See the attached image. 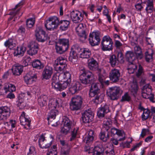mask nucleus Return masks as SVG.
I'll use <instances>...</instances> for the list:
<instances>
[{
    "label": "nucleus",
    "instance_id": "1",
    "mask_svg": "<svg viewBox=\"0 0 155 155\" xmlns=\"http://www.w3.org/2000/svg\"><path fill=\"white\" fill-rule=\"evenodd\" d=\"M99 91V89L98 84L95 83L92 84L89 92V94L91 97L95 96L94 99L93 100V101L96 104H98L101 103L104 99L103 95H99L98 94Z\"/></svg>",
    "mask_w": 155,
    "mask_h": 155
},
{
    "label": "nucleus",
    "instance_id": "2",
    "mask_svg": "<svg viewBox=\"0 0 155 155\" xmlns=\"http://www.w3.org/2000/svg\"><path fill=\"white\" fill-rule=\"evenodd\" d=\"M68 39L62 38L59 39L56 43L55 48L58 54H61L66 51L69 48Z\"/></svg>",
    "mask_w": 155,
    "mask_h": 155
},
{
    "label": "nucleus",
    "instance_id": "3",
    "mask_svg": "<svg viewBox=\"0 0 155 155\" xmlns=\"http://www.w3.org/2000/svg\"><path fill=\"white\" fill-rule=\"evenodd\" d=\"M79 79L82 84L87 85L92 83L95 78L92 72L89 71H84L80 75Z\"/></svg>",
    "mask_w": 155,
    "mask_h": 155
},
{
    "label": "nucleus",
    "instance_id": "4",
    "mask_svg": "<svg viewBox=\"0 0 155 155\" xmlns=\"http://www.w3.org/2000/svg\"><path fill=\"white\" fill-rule=\"evenodd\" d=\"M83 103V98L80 96H75L71 99L70 103V108L72 110L77 111L80 109Z\"/></svg>",
    "mask_w": 155,
    "mask_h": 155
},
{
    "label": "nucleus",
    "instance_id": "5",
    "mask_svg": "<svg viewBox=\"0 0 155 155\" xmlns=\"http://www.w3.org/2000/svg\"><path fill=\"white\" fill-rule=\"evenodd\" d=\"M113 42L111 38L108 36H104L101 42V48L103 51H110L113 48Z\"/></svg>",
    "mask_w": 155,
    "mask_h": 155
},
{
    "label": "nucleus",
    "instance_id": "6",
    "mask_svg": "<svg viewBox=\"0 0 155 155\" xmlns=\"http://www.w3.org/2000/svg\"><path fill=\"white\" fill-rule=\"evenodd\" d=\"M122 92L120 87L116 86L110 87L107 91V94L110 99L116 100L118 99Z\"/></svg>",
    "mask_w": 155,
    "mask_h": 155
},
{
    "label": "nucleus",
    "instance_id": "7",
    "mask_svg": "<svg viewBox=\"0 0 155 155\" xmlns=\"http://www.w3.org/2000/svg\"><path fill=\"white\" fill-rule=\"evenodd\" d=\"M66 59L62 57H59L55 61L54 67L56 71H61L67 66Z\"/></svg>",
    "mask_w": 155,
    "mask_h": 155
},
{
    "label": "nucleus",
    "instance_id": "8",
    "mask_svg": "<svg viewBox=\"0 0 155 155\" xmlns=\"http://www.w3.org/2000/svg\"><path fill=\"white\" fill-rule=\"evenodd\" d=\"M35 35L37 40L39 42H44L47 40V35L41 27L36 28L35 31Z\"/></svg>",
    "mask_w": 155,
    "mask_h": 155
},
{
    "label": "nucleus",
    "instance_id": "9",
    "mask_svg": "<svg viewBox=\"0 0 155 155\" xmlns=\"http://www.w3.org/2000/svg\"><path fill=\"white\" fill-rule=\"evenodd\" d=\"M50 137L51 140H49L45 139V137L43 135H41L38 139L39 146L40 147L42 148H49L51 145L53 137L51 135Z\"/></svg>",
    "mask_w": 155,
    "mask_h": 155
},
{
    "label": "nucleus",
    "instance_id": "10",
    "mask_svg": "<svg viewBox=\"0 0 155 155\" xmlns=\"http://www.w3.org/2000/svg\"><path fill=\"white\" fill-rule=\"evenodd\" d=\"M99 35L98 31L93 32L90 34L89 40L91 46H94L98 45L101 40Z\"/></svg>",
    "mask_w": 155,
    "mask_h": 155
},
{
    "label": "nucleus",
    "instance_id": "11",
    "mask_svg": "<svg viewBox=\"0 0 155 155\" xmlns=\"http://www.w3.org/2000/svg\"><path fill=\"white\" fill-rule=\"evenodd\" d=\"M20 123L21 125L24 126V128L26 129H29L31 122V119L25 113L22 112L20 117Z\"/></svg>",
    "mask_w": 155,
    "mask_h": 155
},
{
    "label": "nucleus",
    "instance_id": "12",
    "mask_svg": "<svg viewBox=\"0 0 155 155\" xmlns=\"http://www.w3.org/2000/svg\"><path fill=\"white\" fill-rule=\"evenodd\" d=\"M123 55L122 52H118L117 56L114 54L110 55L109 57V63L111 66L114 67L117 65L119 60H122L123 58Z\"/></svg>",
    "mask_w": 155,
    "mask_h": 155
},
{
    "label": "nucleus",
    "instance_id": "13",
    "mask_svg": "<svg viewBox=\"0 0 155 155\" xmlns=\"http://www.w3.org/2000/svg\"><path fill=\"white\" fill-rule=\"evenodd\" d=\"M37 78V75L35 72L30 71L24 77V80L27 84H31L35 82Z\"/></svg>",
    "mask_w": 155,
    "mask_h": 155
},
{
    "label": "nucleus",
    "instance_id": "14",
    "mask_svg": "<svg viewBox=\"0 0 155 155\" xmlns=\"http://www.w3.org/2000/svg\"><path fill=\"white\" fill-rule=\"evenodd\" d=\"M72 21L75 23L81 22L83 19V15L78 11H72L70 13Z\"/></svg>",
    "mask_w": 155,
    "mask_h": 155
},
{
    "label": "nucleus",
    "instance_id": "15",
    "mask_svg": "<svg viewBox=\"0 0 155 155\" xmlns=\"http://www.w3.org/2000/svg\"><path fill=\"white\" fill-rule=\"evenodd\" d=\"M76 51L79 53L80 57L83 58H88L90 57L91 53L87 48H81L78 46L76 48Z\"/></svg>",
    "mask_w": 155,
    "mask_h": 155
},
{
    "label": "nucleus",
    "instance_id": "16",
    "mask_svg": "<svg viewBox=\"0 0 155 155\" xmlns=\"http://www.w3.org/2000/svg\"><path fill=\"white\" fill-rule=\"evenodd\" d=\"M94 117L93 113L90 110H85L82 114V118L83 122L85 123H88L91 121Z\"/></svg>",
    "mask_w": 155,
    "mask_h": 155
},
{
    "label": "nucleus",
    "instance_id": "17",
    "mask_svg": "<svg viewBox=\"0 0 155 155\" xmlns=\"http://www.w3.org/2000/svg\"><path fill=\"white\" fill-rule=\"evenodd\" d=\"M109 78L114 83L119 81L120 77V73L118 70L115 69L111 70L109 73Z\"/></svg>",
    "mask_w": 155,
    "mask_h": 155
},
{
    "label": "nucleus",
    "instance_id": "18",
    "mask_svg": "<svg viewBox=\"0 0 155 155\" xmlns=\"http://www.w3.org/2000/svg\"><path fill=\"white\" fill-rule=\"evenodd\" d=\"M10 114V108L7 106L0 108V120L6 119Z\"/></svg>",
    "mask_w": 155,
    "mask_h": 155
},
{
    "label": "nucleus",
    "instance_id": "19",
    "mask_svg": "<svg viewBox=\"0 0 155 155\" xmlns=\"http://www.w3.org/2000/svg\"><path fill=\"white\" fill-rule=\"evenodd\" d=\"M88 61V67L89 69L93 71L97 70L99 73L101 71V69L98 68V64L97 61L93 58L89 59Z\"/></svg>",
    "mask_w": 155,
    "mask_h": 155
},
{
    "label": "nucleus",
    "instance_id": "20",
    "mask_svg": "<svg viewBox=\"0 0 155 155\" xmlns=\"http://www.w3.org/2000/svg\"><path fill=\"white\" fill-rule=\"evenodd\" d=\"M110 111L109 105L105 104L104 105H101L99 108L97 112V115L99 117L101 118L104 116L105 114Z\"/></svg>",
    "mask_w": 155,
    "mask_h": 155
},
{
    "label": "nucleus",
    "instance_id": "21",
    "mask_svg": "<svg viewBox=\"0 0 155 155\" xmlns=\"http://www.w3.org/2000/svg\"><path fill=\"white\" fill-rule=\"evenodd\" d=\"M110 133L111 135H114L117 134L118 137H122L118 140L121 141L124 140L126 139L125 134L122 130L118 129L115 127H112L110 129Z\"/></svg>",
    "mask_w": 155,
    "mask_h": 155
},
{
    "label": "nucleus",
    "instance_id": "22",
    "mask_svg": "<svg viewBox=\"0 0 155 155\" xmlns=\"http://www.w3.org/2000/svg\"><path fill=\"white\" fill-rule=\"evenodd\" d=\"M28 47L30 49L28 52L29 55H33L37 53L38 50V46L37 43L32 42L30 43Z\"/></svg>",
    "mask_w": 155,
    "mask_h": 155
},
{
    "label": "nucleus",
    "instance_id": "23",
    "mask_svg": "<svg viewBox=\"0 0 155 155\" xmlns=\"http://www.w3.org/2000/svg\"><path fill=\"white\" fill-rule=\"evenodd\" d=\"M53 69L52 67L47 66L43 70L42 77L43 79H48L50 78L53 73Z\"/></svg>",
    "mask_w": 155,
    "mask_h": 155
},
{
    "label": "nucleus",
    "instance_id": "24",
    "mask_svg": "<svg viewBox=\"0 0 155 155\" xmlns=\"http://www.w3.org/2000/svg\"><path fill=\"white\" fill-rule=\"evenodd\" d=\"M23 4L22 2H20L14 8L12 11L10 12V15L13 16H16L14 19V21H15L16 20H17L18 18H19L21 16L22 13H21L20 14L19 11L20 10V8H19L17 10L16 9H17L18 7L22 5Z\"/></svg>",
    "mask_w": 155,
    "mask_h": 155
},
{
    "label": "nucleus",
    "instance_id": "25",
    "mask_svg": "<svg viewBox=\"0 0 155 155\" xmlns=\"http://www.w3.org/2000/svg\"><path fill=\"white\" fill-rule=\"evenodd\" d=\"M82 88V87L80 83L78 81H75L72 84V86L69 88V92L72 94H74Z\"/></svg>",
    "mask_w": 155,
    "mask_h": 155
},
{
    "label": "nucleus",
    "instance_id": "26",
    "mask_svg": "<svg viewBox=\"0 0 155 155\" xmlns=\"http://www.w3.org/2000/svg\"><path fill=\"white\" fill-rule=\"evenodd\" d=\"M102 151L106 153V155H114L115 153L113 145L106 144L102 146Z\"/></svg>",
    "mask_w": 155,
    "mask_h": 155
},
{
    "label": "nucleus",
    "instance_id": "27",
    "mask_svg": "<svg viewBox=\"0 0 155 155\" xmlns=\"http://www.w3.org/2000/svg\"><path fill=\"white\" fill-rule=\"evenodd\" d=\"M94 137V132L92 130H90L87 135L84 139V142L86 144L90 145L93 142Z\"/></svg>",
    "mask_w": 155,
    "mask_h": 155
},
{
    "label": "nucleus",
    "instance_id": "28",
    "mask_svg": "<svg viewBox=\"0 0 155 155\" xmlns=\"http://www.w3.org/2000/svg\"><path fill=\"white\" fill-rule=\"evenodd\" d=\"M23 69V66L19 64H16L12 67V69L14 75H20L22 72Z\"/></svg>",
    "mask_w": 155,
    "mask_h": 155
},
{
    "label": "nucleus",
    "instance_id": "29",
    "mask_svg": "<svg viewBox=\"0 0 155 155\" xmlns=\"http://www.w3.org/2000/svg\"><path fill=\"white\" fill-rule=\"evenodd\" d=\"M61 100L59 98H51L49 101L48 107L49 109H56L59 106V104Z\"/></svg>",
    "mask_w": 155,
    "mask_h": 155
},
{
    "label": "nucleus",
    "instance_id": "30",
    "mask_svg": "<svg viewBox=\"0 0 155 155\" xmlns=\"http://www.w3.org/2000/svg\"><path fill=\"white\" fill-rule=\"evenodd\" d=\"M62 78L66 80L65 81L71 83V74L69 71H66L63 73L60 74L59 76V78L61 79Z\"/></svg>",
    "mask_w": 155,
    "mask_h": 155
},
{
    "label": "nucleus",
    "instance_id": "31",
    "mask_svg": "<svg viewBox=\"0 0 155 155\" xmlns=\"http://www.w3.org/2000/svg\"><path fill=\"white\" fill-rule=\"evenodd\" d=\"M48 97L45 95H41L38 98V102L41 107H43L47 104Z\"/></svg>",
    "mask_w": 155,
    "mask_h": 155
},
{
    "label": "nucleus",
    "instance_id": "32",
    "mask_svg": "<svg viewBox=\"0 0 155 155\" xmlns=\"http://www.w3.org/2000/svg\"><path fill=\"white\" fill-rule=\"evenodd\" d=\"M4 45L5 47L8 48L10 50L12 49L16 46V42L12 39H9L5 42Z\"/></svg>",
    "mask_w": 155,
    "mask_h": 155
},
{
    "label": "nucleus",
    "instance_id": "33",
    "mask_svg": "<svg viewBox=\"0 0 155 155\" xmlns=\"http://www.w3.org/2000/svg\"><path fill=\"white\" fill-rule=\"evenodd\" d=\"M70 21L67 20H61L60 21L59 25H60V29L62 31H65L68 29Z\"/></svg>",
    "mask_w": 155,
    "mask_h": 155
},
{
    "label": "nucleus",
    "instance_id": "34",
    "mask_svg": "<svg viewBox=\"0 0 155 155\" xmlns=\"http://www.w3.org/2000/svg\"><path fill=\"white\" fill-rule=\"evenodd\" d=\"M99 137L103 141H107L109 139V133L107 130L105 131L102 130L99 134Z\"/></svg>",
    "mask_w": 155,
    "mask_h": 155
},
{
    "label": "nucleus",
    "instance_id": "35",
    "mask_svg": "<svg viewBox=\"0 0 155 155\" xmlns=\"http://www.w3.org/2000/svg\"><path fill=\"white\" fill-rule=\"evenodd\" d=\"M145 54L146 61L147 62H149L152 61L154 54L153 49L151 48L148 49L145 52Z\"/></svg>",
    "mask_w": 155,
    "mask_h": 155
},
{
    "label": "nucleus",
    "instance_id": "36",
    "mask_svg": "<svg viewBox=\"0 0 155 155\" xmlns=\"http://www.w3.org/2000/svg\"><path fill=\"white\" fill-rule=\"evenodd\" d=\"M25 51V49L24 47H17V49L14 52L15 56L18 57L22 56Z\"/></svg>",
    "mask_w": 155,
    "mask_h": 155
},
{
    "label": "nucleus",
    "instance_id": "37",
    "mask_svg": "<svg viewBox=\"0 0 155 155\" xmlns=\"http://www.w3.org/2000/svg\"><path fill=\"white\" fill-rule=\"evenodd\" d=\"M126 58L129 63H133L136 59V56L134 53L131 51H128L126 54Z\"/></svg>",
    "mask_w": 155,
    "mask_h": 155
},
{
    "label": "nucleus",
    "instance_id": "38",
    "mask_svg": "<svg viewBox=\"0 0 155 155\" xmlns=\"http://www.w3.org/2000/svg\"><path fill=\"white\" fill-rule=\"evenodd\" d=\"M32 67L38 69H40L43 68L44 65L41 61L38 60H36L33 61L32 63Z\"/></svg>",
    "mask_w": 155,
    "mask_h": 155
},
{
    "label": "nucleus",
    "instance_id": "39",
    "mask_svg": "<svg viewBox=\"0 0 155 155\" xmlns=\"http://www.w3.org/2000/svg\"><path fill=\"white\" fill-rule=\"evenodd\" d=\"M153 0H148L147 4V7L145 10L147 13H151L153 10Z\"/></svg>",
    "mask_w": 155,
    "mask_h": 155
},
{
    "label": "nucleus",
    "instance_id": "40",
    "mask_svg": "<svg viewBox=\"0 0 155 155\" xmlns=\"http://www.w3.org/2000/svg\"><path fill=\"white\" fill-rule=\"evenodd\" d=\"M45 27L47 30H53L57 28L55 25H54L48 19L46 20L45 22Z\"/></svg>",
    "mask_w": 155,
    "mask_h": 155
},
{
    "label": "nucleus",
    "instance_id": "41",
    "mask_svg": "<svg viewBox=\"0 0 155 155\" xmlns=\"http://www.w3.org/2000/svg\"><path fill=\"white\" fill-rule=\"evenodd\" d=\"M134 50L137 58L141 59L143 57V54L140 47L138 45H137L134 47Z\"/></svg>",
    "mask_w": 155,
    "mask_h": 155
},
{
    "label": "nucleus",
    "instance_id": "42",
    "mask_svg": "<svg viewBox=\"0 0 155 155\" xmlns=\"http://www.w3.org/2000/svg\"><path fill=\"white\" fill-rule=\"evenodd\" d=\"M4 88L5 93H6L8 91H15L16 90L15 86L14 84L10 83L6 84Z\"/></svg>",
    "mask_w": 155,
    "mask_h": 155
},
{
    "label": "nucleus",
    "instance_id": "43",
    "mask_svg": "<svg viewBox=\"0 0 155 155\" xmlns=\"http://www.w3.org/2000/svg\"><path fill=\"white\" fill-rule=\"evenodd\" d=\"M59 78V76L58 77L56 75H53L51 79V85L52 87L54 88V89L55 88L58 87V84L59 83L58 79Z\"/></svg>",
    "mask_w": 155,
    "mask_h": 155
},
{
    "label": "nucleus",
    "instance_id": "44",
    "mask_svg": "<svg viewBox=\"0 0 155 155\" xmlns=\"http://www.w3.org/2000/svg\"><path fill=\"white\" fill-rule=\"evenodd\" d=\"M137 66L134 63H129L127 68L128 72L130 74H133L136 71Z\"/></svg>",
    "mask_w": 155,
    "mask_h": 155
},
{
    "label": "nucleus",
    "instance_id": "45",
    "mask_svg": "<svg viewBox=\"0 0 155 155\" xmlns=\"http://www.w3.org/2000/svg\"><path fill=\"white\" fill-rule=\"evenodd\" d=\"M78 46H76L75 47V51L72 50L70 53L69 59L70 61L72 62H74L75 61L74 60H76L77 58V52H78L76 51V48Z\"/></svg>",
    "mask_w": 155,
    "mask_h": 155
},
{
    "label": "nucleus",
    "instance_id": "46",
    "mask_svg": "<svg viewBox=\"0 0 155 155\" xmlns=\"http://www.w3.org/2000/svg\"><path fill=\"white\" fill-rule=\"evenodd\" d=\"M70 84L71 83L68 82L64 81V82L62 84L59 83L58 84V87L55 88V89L61 91V90L66 88L68 86H70Z\"/></svg>",
    "mask_w": 155,
    "mask_h": 155
},
{
    "label": "nucleus",
    "instance_id": "47",
    "mask_svg": "<svg viewBox=\"0 0 155 155\" xmlns=\"http://www.w3.org/2000/svg\"><path fill=\"white\" fill-rule=\"evenodd\" d=\"M51 111L49 115V117L48 118V120H49V119L51 118L53 119H55L56 116L58 114V110L56 109H49Z\"/></svg>",
    "mask_w": 155,
    "mask_h": 155
},
{
    "label": "nucleus",
    "instance_id": "48",
    "mask_svg": "<svg viewBox=\"0 0 155 155\" xmlns=\"http://www.w3.org/2000/svg\"><path fill=\"white\" fill-rule=\"evenodd\" d=\"M62 124L71 128L72 126V123L68 118L65 117L63 119Z\"/></svg>",
    "mask_w": 155,
    "mask_h": 155
},
{
    "label": "nucleus",
    "instance_id": "49",
    "mask_svg": "<svg viewBox=\"0 0 155 155\" xmlns=\"http://www.w3.org/2000/svg\"><path fill=\"white\" fill-rule=\"evenodd\" d=\"M70 147H62L60 151L61 155H70Z\"/></svg>",
    "mask_w": 155,
    "mask_h": 155
},
{
    "label": "nucleus",
    "instance_id": "50",
    "mask_svg": "<svg viewBox=\"0 0 155 155\" xmlns=\"http://www.w3.org/2000/svg\"><path fill=\"white\" fill-rule=\"evenodd\" d=\"M48 19L58 27L59 25V22L58 18L56 16H53L49 17Z\"/></svg>",
    "mask_w": 155,
    "mask_h": 155
},
{
    "label": "nucleus",
    "instance_id": "51",
    "mask_svg": "<svg viewBox=\"0 0 155 155\" xmlns=\"http://www.w3.org/2000/svg\"><path fill=\"white\" fill-rule=\"evenodd\" d=\"M132 94L135 96L137 94L138 90V86L136 83L133 84L131 86L130 89Z\"/></svg>",
    "mask_w": 155,
    "mask_h": 155
},
{
    "label": "nucleus",
    "instance_id": "52",
    "mask_svg": "<svg viewBox=\"0 0 155 155\" xmlns=\"http://www.w3.org/2000/svg\"><path fill=\"white\" fill-rule=\"evenodd\" d=\"M57 153L56 146L54 145L52 148L48 150L47 152V155H57Z\"/></svg>",
    "mask_w": 155,
    "mask_h": 155
},
{
    "label": "nucleus",
    "instance_id": "53",
    "mask_svg": "<svg viewBox=\"0 0 155 155\" xmlns=\"http://www.w3.org/2000/svg\"><path fill=\"white\" fill-rule=\"evenodd\" d=\"M35 23V19L34 18H31L28 19L26 21V25L28 28L32 27Z\"/></svg>",
    "mask_w": 155,
    "mask_h": 155
},
{
    "label": "nucleus",
    "instance_id": "54",
    "mask_svg": "<svg viewBox=\"0 0 155 155\" xmlns=\"http://www.w3.org/2000/svg\"><path fill=\"white\" fill-rule=\"evenodd\" d=\"M71 128L69 127L61 125V132L64 134H67L69 132Z\"/></svg>",
    "mask_w": 155,
    "mask_h": 155
},
{
    "label": "nucleus",
    "instance_id": "55",
    "mask_svg": "<svg viewBox=\"0 0 155 155\" xmlns=\"http://www.w3.org/2000/svg\"><path fill=\"white\" fill-rule=\"evenodd\" d=\"M31 61V58L28 56H26L23 58L22 60L23 65L24 66H28Z\"/></svg>",
    "mask_w": 155,
    "mask_h": 155
},
{
    "label": "nucleus",
    "instance_id": "56",
    "mask_svg": "<svg viewBox=\"0 0 155 155\" xmlns=\"http://www.w3.org/2000/svg\"><path fill=\"white\" fill-rule=\"evenodd\" d=\"M131 100V97L130 94L127 92L124 93V95L122 96L121 101H129Z\"/></svg>",
    "mask_w": 155,
    "mask_h": 155
},
{
    "label": "nucleus",
    "instance_id": "57",
    "mask_svg": "<svg viewBox=\"0 0 155 155\" xmlns=\"http://www.w3.org/2000/svg\"><path fill=\"white\" fill-rule=\"evenodd\" d=\"M78 128H74L73 129V130L71 132V137L70 139V141H73L75 139L78 133Z\"/></svg>",
    "mask_w": 155,
    "mask_h": 155
},
{
    "label": "nucleus",
    "instance_id": "58",
    "mask_svg": "<svg viewBox=\"0 0 155 155\" xmlns=\"http://www.w3.org/2000/svg\"><path fill=\"white\" fill-rule=\"evenodd\" d=\"M150 111L148 110L145 109L142 115V119L143 120L147 119L150 116Z\"/></svg>",
    "mask_w": 155,
    "mask_h": 155
},
{
    "label": "nucleus",
    "instance_id": "59",
    "mask_svg": "<svg viewBox=\"0 0 155 155\" xmlns=\"http://www.w3.org/2000/svg\"><path fill=\"white\" fill-rule=\"evenodd\" d=\"M82 24H80L76 27L75 29L77 33H81L84 31Z\"/></svg>",
    "mask_w": 155,
    "mask_h": 155
},
{
    "label": "nucleus",
    "instance_id": "60",
    "mask_svg": "<svg viewBox=\"0 0 155 155\" xmlns=\"http://www.w3.org/2000/svg\"><path fill=\"white\" fill-rule=\"evenodd\" d=\"M137 3L135 5V7L138 11H141L143 8V7L141 5V4L143 2L142 0H137Z\"/></svg>",
    "mask_w": 155,
    "mask_h": 155
},
{
    "label": "nucleus",
    "instance_id": "61",
    "mask_svg": "<svg viewBox=\"0 0 155 155\" xmlns=\"http://www.w3.org/2000/svg\"><path fill=\"white\" fill-rule=\"evenodd\" d=\"M144 72L143 67L140 64H139V67L137 72H136V75L137 77H139Z\"/></svg>",
    "mask_w": 155,
    "mask_h": 155
},
{
    "label": "nucleus",
    "instance_id": "62",
    "mask_svg": "<svg viewBox=\"0 0 155 155\" xmlns=\"http://www.w3.org/2000/svg\"><path fill=\"white\" fill-rule=\"evenodd\" d=\"M77 34L80 37V40L82 41H84L87 38V35L85 31L81 33H77Z\"/></svg>",
    "mask_w": 155,
    "mask_h": 155
},
{
    "label": "nucleus",
    "instance_id": "63",
    "mask_svg": "<svg viewBox=\"0 0 155 155\" xmlns=\"http://www.w3.org/2000/svg\"><path fill=\"white\" fill-rule=\"evenodd\" d=\"M149 130L148 129L143 128L142 130L141 134L140 135V137L143 138L146 135L149 133Z\"/></svg>",
    "mask_w": 155,
    "mask_h": 155
},
{
    "label": "nucleus",
    "instance_id": "64",
    "mask_svg": "<svg viewBox=\"0 0 155 155\" xmlns=\"http://www.w3.org/2000/svg\"><path fill=\"white\" fill-rule=\"evenodd\" d=\"M100 150H95L94 151L92 155H103V153L104 151H102V146L99 148Z\"/></svg>",
    "mask_w": 155,
    "mask_h": 155
}]
</instances>
